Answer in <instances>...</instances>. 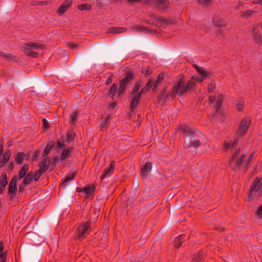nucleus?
<instances>
[{"label":"nucleus","mask_w":262,"mask_h":262,"mask_svg":"<svg viewBox=\"0 0 262 262\" xmlns=\"http://www.w3.org/2000/svg\"><path fill=\"white\" fill-rule=\"evenodd\" d=\"M185 235L184 234L180 235L178 236L174 241V247L176 249L179 248L182 243L185 241Z\"/></svg>","instance_id":"f3484780"},{"label":"nucleus","mask_w":262,"mask_h":262,"mask_svg":"<svg viewBox=\"0 0 262 262\" xmlns=\"http://www.w3.org/2000/svg\"><path fill=\"white\" fill-rule=\"evenodd\" d=\"M213 21L215 26L218 28L225 27L226 25V21L223 18H220L219 19H216L215 18H214Z\"/></svg>","instance_id":"b1692460"},{"label":"nucleus","mask_w":262,"mask_h":262,"mask_svg":"<svg viewBox=\"0 0 262 262\" xmlns=\"http://www.w3.org/2000/svg\"><path fill=\"white\" fill-rule=\"evenodd\" d=\"M57 145L59 148H62L64 146V144L62 142H60V141L57 142Z\"/></svg>","instance_id":"774afa93"},{"label":"nucleus","mask_w":262,"mask_h":262,"mask_svg":"<svg viewBox=\"0 0 262 262\" xmlns=\"http://www.w3.org/2000/svg\"><path fill=\"white\" fill-rule=\"evenodd\" d=\"M152 168V163L150 162H146L141 169V177L143 179H145L150 173Z\"/></svg>","instance_id":"f8f14e48"},{"label":"nucleus","mask_w":262,"mask_h":262,"mask_svg":"<svg viewBox=\"0 0 262 262\" xmlns=\"http://www.w3.org/2000/svg\"><path fill=\"white\" fill-rule=\"evenodd\" d=\"M57 161L58 159L57 157L52 158L51 160H50V164H51V166H54L56 165Z\"/></svg>","instance_id":"8fccbe9b"},{"label":"nucleus","mask_w":262,"mask_h":262,"mask_svg":"<svg viewBox=\"0 0 262 262\" xmlns=\"http://www.w3.org/2000/svg\"><path fill=\"white\" fill-rule=\"evenodd\" d=\"M205 257L204 253L202 251L193 255L191 262H202Z\"/></svg>","instance_id":"4be33fe9"},{"label":"nucleus","mask_w":262,"mask_h":262,"mask_svg":"<svg viewBox=\"0 0 262 262\" xmlns=\"http://www.w3.org/2000/svg\"><path fill=\"white\" fill-rule=\"evenodd\" d=\"M75 134L72 131H68L67 133V140L68 141H73L75 138Z\"/></svg>","instance_id":"ea45409f"},{"label":"nucleus","mask_w":262,"mask_h":262,"mask_svg":"<svg viewBox=\"0 0 262 262\" xmlns=\"http://www.w3.org/2000/svg\"><path fill=\"white\" fill-rule=\"evenodd\" d=\"M71 152V149L70 148L65 149L63 150L62 153L60 156V160L63 161L66 158L70 157V153Z\"/></svg>","instance_id":"c85d7f7f"},{"label":"nucleus","mask_w":262,"mask_h":262,"mask_svg":"<svg viewBox=\"0 0 262 262\" xmlns=\"http://www.w3.org/2000/svg\"><path fill=\"white\" fill-rule=\"evenodd\" d=\"M216 99V97L215 96H210L208 99V102L209 104L212 103Z\"/></svg>","instance_id":"603ef678"},{"label":"nucleus","mask_w":262,"mask_h":262,"mask_svg":"<svg viewBox=\"0 0 262 262\" xmlns=\"http://www.w3.org/2000/svg\"><path fill=\"white\" fill-rule=\"evenodd\" d=\"M117 84L116 83H113L112 85L111 89L110 90L109 93H108L109 96H110L112 98V99H114L113 97L115 95V93L117 91Z\"/></svg>","instance_id":"c756f323"},{"label":"nucleus","mask_w":262,"mask_h":262,"mask_svg":"<svg viewBox=\"0 0 262 262\" xmlns=\"http://www.w3.org/2000/svg\"><path fill=\"white\" fill-rule=\"evenodd\" d=\"M8 184L6 174H2L0 177V186L5 187Z\"/></svg>","instance_id":"7c9ffc66"},{"label":"nucleus","mask_w":262,"mask_h":262,"mask_svg":"<svg viewBox=\"0 0 262 262\" xmlns=\"http://www.w3.org/2000/svg\"><path fill=\"white\" fill-rule=\"evenodd\" d=\"M244 104V100L242 98L238 99L236 104L237 110L239 111H242L243 109Z\"/></svg>","instance_id":"473e14b6"},{"label":"nucleus","mask_w":262,"mask_h":262,"mask_svg":"<svg viewBox=\"0 0 262 262\" xmlns=\"http://www.w3.org/2000/svg\"><path fill=\"white\" fill-rule=\"evenodd\" d=\"M214 88V85H212V84L209 85L208 87V91L209 92H211L213 91Z\"/></svg>","instance_id":"0e129e2a"},{"label":"nucleus","mask_w":262,"mask_h":262,"mask_svg":"<svg viewBox=\"0 0 262 262\" xmlns=\"http://www.w3.org/2000/svg\"><path fill=\"white\" fill-rule=\"evenodd\" d=\"M135 30L139 32H145L148 33L150 32V29L141 26H135L134 28Z\"/></svg>","instance_id":"f704fd0d"},{"label":"nucleus","mask_w":262,"mask_h":262,"mask_svg":"<svg viewBox=\"0 0 262 262\" xmlns=\"http://www.w3.org/2000/svg\"><path fill=\"white\" fill-rule=\"evenodd\" d=\"M43 3H44V2L37 1V2H35L34 5H42Z\"/></svg>","instance_id":"338daca9"},{"label":"nucleus","mask_w":262,"mask_h":262,"mask_svg":"<svg viewBox=\"0 0 262 262\" xmlns=\"http://www.w3.org/2000/svg\"><path fill=\"white\" fill-rule=\"evenodd\" d=\"M179 130L183 133L186 134V138H188V136H190V135L194 134L192 129L186 125H181L179 127Z\"/></svg>","instance_id":"dca6fc26"},{"label":"nucleus","mask_w":262,"mask_h":262,"mask_svg":"<svg viewBox=\"0 0 262 262\" xmlns=\"http://www.w3.org/2000/svg\"><path fill=\"white\" fill-rule=\"evenodd\" d=\"M253 12V11L251 10H248L246 12H244L243 14H242V16L246 18H248L252 15Z\"/></svg>","instance_id":"de8ad7c7"},{"label":"nucleus","mask_w":262,"mask_h":262,"mask_svg":"<svg viewBox=\"0 0 262 262\" xmlns=\"http://www.w3.org/2000/svg\"><path fill=\"white\" fill-rule=\"evenodd\" d=\"M42 123L45 128H48L49 127V123L45 118L42 119Z\"/></svg>","instance_id":"5fc2aeb1"},{"label":"nucleus","mask_w":262,"mask_h":262,"mask_svg":"<svg viewBox=\"0 0 262 262\" xmlns=\"http://www.w3.org/2000/svg\"><path fill=\"white\" fill-rule=\"evenodd\" d=\"M257 215L259 217H262V205L257 210Z\"/></svg>","instance_id":"864d4df0"},{"label":"nucleus","mask_w":262,"mask_h":262,"mask_svg":"<svg viewBox=\"0 0 262 262\" xmlns=\"http://www.w3.org/2000/svg\"><path fill=\"white\" fill-rule=\"evenodd\" d=\"M245 155H243L240 159H238L236 160L235 166L233 169L235 171L238 170L239 167L243 164V161L245 160Z\"/></svg>","instance_id":"a878e982"},{"label":"nucleus","mask_w":262,"mask_h":262,"mask_svg":"<svg viewBox=\"0 0 262 262\" xmlns=\"http://www.w3.org/2000/svg\"><path fill=\"white\" fill-rule=\"evenodd\" d=\"M155 3L159 9L161 10H164L167 8L169 3L168 0H156Z\"/></svg>","instance_id":"2eb2a0df"},{"label":"nucleus","mask_w":262,"mask_h":262,"mask_svg":"<svg viewBox=\"0 0 262 262\" xmlns=\"http://www.w3.org/2000/svg\"><path fill=\"white\" fill-rule=\"evenodd\" d=\"M250 123V120L249 118H245L241 121L237 132L240 137L246 133L249 128Z\"/></svg>","instance_id":"1a4fd4ad"},{"label":"nucleus","mask_w":262,"mask_h":262,"mask_svg":"<svg viewBox=\"0 0 262 262\" xmlns=\"http://www.w3.org/2000/svg\"><path fill=\"white\" fill-rule=\"evenodd\" d=\"M126 29L124 27H112L110 28L107 31V33H120L124 32Z\"/></svg>","instance_id":"412c9836"},{"label":"nucleus","mask_w":262,"mask_h":262,"mask_svg":"<svg viewBox=\"0 0 262 262\" xmlns=\"http://www.w3.org/2000/svg\"><path fill=\"white\" fill-rule=\"evenodd\" d=\"M44 47L43 45L39 43L29 42L25 44L24 47V52L28 56L36 58L38 57V53L34 50H42Z\"/></svg>","instance_id":"7ed1b4c3"},{"label":"nucleus","mask_w":262,"mask_h":262,"mask_svg":"<svg viewBox=\"0 0 262 262\" xmlns=\"http://www.w3.org/2000/svg\"><path fill=\"white\" fill-rule=\"evenodd\" d=\"M237 141H238V138H237L231 144V148L233 149L234 148H236L237 145Z\"/></svg>","instance_id":"6e6d98bb"},{"label":"nucleus","mask_w":262,"mask_h":262,"mask_svg":"<svg viewBox=\"0 0 262 262\" xmlns=\"http://www.w3.org/2000/svg\"><path fill=\"white\" fill-rule=\"evenodd\" d=\"M49 165L50 159L49 158L43 159L39 165V171H42V172L45 173L48 169Z\"/></svg>","instance_id":"ddd939ff"},{"label":"nucleus","mask_w":262,"mask_h":262,"mask_svg":"<svg viewBox=\"0 0 262 262\" xmlns=\"http://www.w3.org/2000/svg\"><path fill=\"white\" fill-rule=\"evenodd\" d=\"M133 98L130 103V110L133 112L134 108L136 107L138 104L139 101V95H132Z\"/></svg>","instance_id":"6ab92c4d"},{"label":"nucleus","mask_w":262,"mask_h":262,"mask_svg":"<svg viewBox=\"0 0 262 262\" xmlns=\"http://www.w3.org/2000/svg\"><path fill=\"white\" fill-rule=\"evenodd\" d=\"M231 146V142H225L224 144V149L227 150Z\"/></svg>","instance_id":"3c124183"},{"label":"nucleus","mask_w":262,"mask_h":262,"mask_svg":"<svg viewBox=\"0 0 262 262\" xmlns=\"http://www.w3.org/2000/svg\"><path fill=\"white\" fill-rule=\"evenodd\" d=\"M11 155V152L10 150H6L3 155V162L4 163H6L8 162L10 157Z\"/></svg>","instance_id":"c9c22d12"},{"label":"nucleus","mask_w":262,"mask_h":262,"mask_svg":"<svg viewBox=\"0 0 262 262\" xmlns=\"http://www.w3.org/2000/svg\"><path fill=\"white\" fill-rule=\"evenodd\" d=\"M29 166L28 164H24L21 169L19 170L18 179L20 180L23 178L27 174Z\"/></svg>","instance_id":"aec40b11"},{"label":"nucleus","mask_w":262,"mask_h":262,"mask_svg":"<svg viewBox=\"0 0 262 262\" xmlns=\"http://www.w3.org/2000/svg\"><path fill=\"white\" fill-rule=\"evenodd\" d=\"M7 251H5L4 253L0 254V262H6L7 259Z\"/></svg>","instance_id":"49530a36"},{"label":"nucleus","mask_w":262,"mask_h":262,"mask_svg":"<svg viewBox=\"0 0 262 262\" xmlns=\"http://www.w3.org/2000/svg\"><path fill=\"white\" fill-rule=\"evenodd\" d=\"M141 81H138L136 82V83L135 84V86L134 88V90L132 93V95H135L137 93L138 90H139V89L141 87Z\"/></svg>","instance_id":"4c0bfd02"},{"label":"nucleus","mask_w":262,"mask_h":262,"mask_svg":"<svg viewBox=\"0 0 262 262\" xmlns=\"http://www.w3.org/2000/svg\"><path fill=\"white\" fill-rule=\"evenodd\" d=\"M0 56L3 57L8 61L14 60V56H13L11 54L0 52Z\"/></svg>","instance_id":"cd10ccee"},{"label":"nucleus","mask_w":262,"mask_h":262,"mask_svg":"<svg viewBox=\"0 0 262 262\" xmlns=\"http://www.w3.org/2000/svg\"><path fill=\"white\" fill-rule=\"evenodd\" d=\"M44 172H42V171H39V169L35 171L34 174V179L35 181H37L39 179L40 177L42 174H43Z\"/></svg>","instance_id":"a19ab883"},{"label":"nucleus","mask_w":262,"mask_h":262,"mask_svg":"<svg viewBox=\"0 0 262 262\" xmlns=\"http://www.w3.org/2000/svg\"><path fill=\"white\" fill-rule=\"evenodd\" d=\"M75 173H72L69 176H67L62 182L63 184H66L70 180H72L74 178Z\"/></svg>","instance_id":"79ce46f5"},{"label":"nucleus","mask_w":262,"mask_h":262,"mask_svg":"<svg viewBox=\"0 0 262 262\" xmlns=\"http://www.w3.org/2000/svg\"><path fill=\"white\" fill-rule=\"evenodd\" d=\"M91 5L88 4H83L78 6V8L81 11L90 10L91 9Z\"/></svg>","instance_id":"72a5a7b5"},{"label":"nucleus","mask_w":262,"mask_h":262,"mask_svg":"<svg viewBox=\"0 0 262 262\" xmlns=\"http://www.w3.org/2000/svg\"><path fill=\"white\" fill-rule=\"evenodd\" d=\"M95 187H96L94 184H92L89 186L84 188L83 190L88 197L95 191Z\"/></svg>","instance_id":"5701e85b"},{"label":"nucleus","mask_w":262,"mask_h":262,"mask_svg":"<svg viewBox=\"0 0 262 262\" xmlns=\"http://www.w3.org/2000/svg\"><path fill=\"white\" fill-rule=\"evenodd\" d=\"M4 243L2 241H0V254L4 253Z\"/></svg>","instance_id":"052dcab7"},{"label":"nucleus","mask_w":262,"mask_h":262,"mask_svg":"<svg viewBox=\"0 0 262 262\" xmlns=\"http://www.w3.org/2000/svg\"><path fill=\"white\" fill-rule=\"evenodd\" d=\"M258 27L254 26L252 29V34L255 42L258 44H261L262 39L260 34L257 30Z\"/></svg>","instance_id":"4468645a"},{"label":"nucleus","mask_w":262,"mask_h":262,"mask_svg":"<svg viewBox=\"0 0 262 262\" xmlns=\"http://www.w3.org/2000/svg\"><path fill=\"white\" fill-rule=\"evenodd\" d=\"M254 154H255V152L254 151H252L250 154L249 158L248 160L247 161V163H246V165H248L249 164L250 161L251 160V159L253 158V157L254 156Z\"/></svg>","instance_id":"13d9d810"},{"label":"nucleus","mask_w":262,"mask_h":262,"mask_svg":"<svg viewBox=\"0 0 262 262\" xmlns=\"http://www.w3.org/2000/svg\"><path fill=\"white\" fill-rule=\"evenodd\" d=\"M185 142L189 147H199L201 145V143L195 134L188 136V138L185 139Z\"/></svg>","instance_id":"423d86ee"},{"label":"nucleus","mask_w":262,"mask_h":262,"mask_svg":"<svg viewBox=\"0 0 262 262\" xmlns=\"http://www.w3.org/2000/svg\"><path fill=\"white\" fill-rule=\"evenodd\" d=\"M72 4V0H66L64 1L57 11L58 14L59 15H62L71 6Z\"/></svg>","instance_id":"9b49d317"},{"label":"nucleus","mask_w":262,"mask_h":262,"mask_svg":"<svg viewBox=\"0 0 262 262\" xmlns=\"http://www.w3.org/2000/svg\"><path fill=\"white\" fill-rule=\"evenodd\" d=\"M115 167V162L112 161L108 167H106L103 171V173L101 177V180L108 178L111 176L114 171Z\"/></svg>","instance_id":"9d476101"},{"label":"nucleus","mask_w":262,"mask_h":262,"mask_svg":"<svg viewBox=\"0 0 262 262\" xmlns=\"http://www.w3.org/2000/svg\"><path fill=\"white\" fill-rule=\"evenodd\" d=\"M141 72L142 74H144L145 76H147L152 73V70L149 67H142L141 69Z\"/></svg>","instance_id":"e433bc0d"},{"label":"nucleus","mask_w":262,"mask_h":262,"mask_svg":"<svg viewBox=\"0 0 262 262\" xmlns=\"http://www.w3.org/2000/svg\"><path fill=\"white\" fill-rule=\"evenodd\" d=\"M146 91H145V89L142 88L140 92H138L135 95H139V98H140L141 95L142 93H145Z\"/></svg>","instance_id":"680f3d73"},{"label":"nucleus","mask_w":262,"mask_h":262,"mask_svg":"<svg viewBox=\"0 0 262 262\" xmlns=\"http://www.w3.org/2000/svg\"><path fill=\"white\" fill-rule=\"evenodd\" d=\"M262 194V178H256L252 183L249 191V199L258 198Z\"/></svg>","instance_id":"f03ea898"},{"label":"nucleus","mask_w":262,"mask_h":262,"mask_svg":"<svg viewBox=\"0 0 262 262\" xmlns=\"http://www.w3.org/2000/svg\"><path fill=\"white\" fill-rule=\"evenodd\" d=\"M79 112L78 111H76L70 115V120L73 124H75Z\"/></svg>","instance_id":"2f4dec72"},{"label":"nucleus","mask_w":262,"mask_h":262,"mask_svg":"<svg viewBox=\"0 0 262 262\" xmlns=\"http://www.w3.org/2000/svg\"><path fill=\"white\" fill-rule=\"evenodd\" d=\"M26 185V184H24V182H23V183L19 186V192H23V191L24 190V188H25V185Z\"/></svg>","instance_id":"4d7b16f0"},{"label":"nucleus","mask_w":262,"mask_h":262,"mask_svg":"<svg viewBox=\"0 0 262 262\" xmlns=\"http://www.w3.org/2000/svg\"><path fill=\"white\" fill-rule=\"evenodd\" d=\"M33 179L30 177V176H27V174L24 177V179L23 180V182L24 184H28L31 182Z\"/></svg>","instance_id":"a18cd8bd"},{"label":"nucleus","mask_w":262,"mask_h":262,"mask_svg":"<svg viewBox=\"0 0 262 262\" xmlns=\"http://www.w3.org/2000/svg\"><path fill=\"white\" fill-rule=\"evenodd\" d=\"M133 75L131 72H128L125 73V77L120 81L119 87L117 91L118 96L124 94V90L128 83L133 80Z\"/></svg>","instance_id":"39448f33"},{"label":"nucleus","mask_w":262,"mask_h":262,"mask_svg":"<svg viewBox=\"0 0 262 262\" xmlns=\"http://www.w3.org/2000/svg\"><path fill=\"white\" fill-rule=\"evenodd\" d=\"M17 181V177L16 176H14L9 184L8 194L11 195V200H12L16 195Z\"/></svg>","instance_id":"6e6552de"},{"label":"nucleus","mask_w":262,"mask_h":262,"mask_svg":"<svg viewBox=\"0 0 262 262\" xmlns=\"http://www.w3.org/2000/svg\"><path fill=\"white\" fill-rule=\"evenodd\" d=\"M223 99V96L222 95H220L219 96L216 102L215 103V104L213 105V109L214 111V114H216L219 109L220 108V107L222 104V101Z\"/></svg>","instance_id":"a211bd4d"},{"label":"nucleus","mask_w":262,"mask_h":262,"mask_svg":"<svg viewBox=\"0 0 262 262\" xmlns=\"http://www.w3.org/2000/svg\"><path fill=\"white\" fill-rule=\"evenodd\" d=\"M112 81V75H111L106 81V84H110Z\"/></svg>","instance_id":"bf43d9fd"},{"label":"nucleus","mask_w":262,"mask_h":262,"mask_svg":"<svg viewBox=\"0 0 262 262\" xmlns=\"http://www.w3.org/2000/svg\"><path fill=\"white\" fill-rule=\"evenodd\" d=\"M51 147H52L51 146H50L49 145H47L46 147L45 150H44V152H43L44 157H46L47 156H48L49 154L51 149Z\"/></svg>","instance_id":"09e8293b"},{"label":"nucleus","mask_w":262,"mask_h":262,"mask_svg":"<svg viewBox=\"0 0 262 262\" xmlns=\"http://www.w3.org/2000/svg\"><path fill=\"white\" fill-rule=\"evenodd\" d=\"M198 3L203 6H208L211 4V0H196Z\"/></svg>","instance_id":"37998d69"},{"label":"nucleus","mask_w":262,"mask_h":262,"mask_svg":"<svg viewBox=\"0 0 262 262\" xmlns=\"http://www.w3.org/2000/svg\"><path fill=\"white\" fill-rule=\"evenodd\" d=\"M239 148L236 149L234 152V155L233 156L232 160L235 159V157L239 154Z\"/></svg>","instance_id":"e2e57ef3"},{"label":"nucleus","mask_w":262,"mask_h":262,"mask_svg":"<svg viewBox=\"0 0 262 262\" xmlns=\"http://www.w3.org/2000/svg\"><path fill=\"white\" fill-rule=\"evenodd\" d=\"M195 83L192 80L186 82L184 77H180L178 78L173 85V89L171 95L172 97H174L177 94L182 95L185 93L187 90H190L195 86Z\"/></svg>","instance_id":"f257e3e1"},{"label":"nucleus","mask_w":262,"mask_h":262,"mask_svg":"<svg viewBox=\"0 0 262 262\" xmlns=\"http://www.w3.org/2000/svg\"><path fill=\"white\" fill-rule=\"evenodd\" d=\"M252 3L253 4H259L260 5H262V0H257V1H253Z\"/></svg>","instance_id":"69168bd1"},{"label":"nucleus","mask_w":262,"mask_h":262,"mask_svg":"<svg viewBox=\"0 0 262 262\" xmlns=\"http://www.w3.org/2000/svg\"><path fill=\"white\" fill-rule=\"evenodd\" d=\"M152 85L153 81L151 80V79H150L148 81L147 83L145 85V86L143 88L145 89V91L148 92L152 86Z\"/></svg>","instance_id":"c03bdc74"},{"label":"nucleus","mask_w":262,"mask_h":262,"mask_svg":"<svg viewBox=\"0 0 262 262\" xmlns=\"http://www.w3.org/2000/svg\"><path fill=\"white\" fill-rule=\"evenodd\" d=\"M91 223L89 220L80 224L74 233L75 238L79 239H84L91 231Z\"/></svg>","instance_id":"20e7f679"},{"label":"nucleus","mask_w":262,"mask_h":262,"mask_svg":"<svg viewBox=\"0 0 262 262\" xmlns=\"http://www.w3.org/2000/svg\"><path fill=\"white\" fill-rule=\"evenodd\" d=\"M108 116L102 117V122L100 125L101 130H105L108 127Z\"/></svg>","instance_id":"393cba45"},{"label":"nucleus","mask_w":262,"mask_h":262,"mask_svg":"<svg viewBox=\"0 0 262 262\" xmlns=\"http://www.w3.org/2000/svg\"><path fill=\"white\" fill-rule=\"evenodd\" d=\"M193 66L198 73L199 75L196 77H192V79L199 82H202L208 76V73L202 68L199 67L195 64H194Z\"/></svg>","instance_id":"0eeeda50"},{"label":"nucleus","mask_w":262,"mask_h":262,"mask_svg":"<svg viewBox=\"0 0 262 262\" xmlns=\"http://www.w3.org/2000/svg\"><path fill=\"white\" fill-rule=\"evenodd\" d=\"M164 77V73L163 72L160 73L158 77V78H157L156 82H155L154 87H156L157 86V85L160 83L162 81Z\"/></svg>","instance_id":"58836bf2"},{"label":"nucleus","mask_w":262,"mask_h":262,"mask_svg":"<svg viewBox=\"0 0 262 262\" xmlns=\"http://www.w3.org/2000/svg\"><path fill=\"white\" fill-rule=\"evenodd\" d=\"M25 157V154L23 152H19L15 158V161L17 164H20L23 162L24 158Z\"/></svg>","instance_id":"bb28decb"}]
</instances>
